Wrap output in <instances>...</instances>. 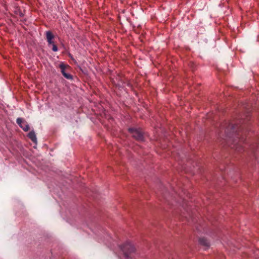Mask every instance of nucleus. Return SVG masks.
<instances>
[{
  "instance_id": "nucleus-4",
  "label": "nucleus",
  "mask_w": 259,
  "mask_h": 259,
  "mask_svg": "<svg viewBox=\"0 0 259 259\" xmlns=\"http://www.w3.org/2000/svg\"><path fill=\"white\" fill-rule=\"evenodd\" d=\"M17 123L25 132H27L29 130V125L27 122L22 118H18L16 120Z\"/></svg>"
},
{
  "instance_id": "nucleus-5",
  "label": "nucleus",
  "mask_w": 259,
  "mask_h": 259,
  "mask_svg": "<svg viewBox=\"0 0 259 259\" xmlns=\"http://www.w3.org/2000/svg\"><path fill=\"white\" fill-rule=\"evenodd\" d=\"M59 68L61 69V72L62 73L63 75L67 79H71L72 78V76L69 74L65 72V69L66 68L68 67V65L64 64V63H61L59 64Z\"/></svg>"
},
{
  "instance_id": "nucleus-1",
  "label": "nucleus",
  "mask_w": 259,
  "mask_h": 259,
  "mask_svg": "<svg viewBox=\"0 0 259 259\" xmlns=\"http://www.w3.org/2000/svg\"><path fill=\"white\" fill-rule=\"evenodd\" d=\"M46 35L47 42L48 43V46L49 47H50V46L52 47V49L54 52L58 51V48L55 45L54 42L53 40V39L54 38V36L53 34V33L50 31H47L46 32Z\"/></svg>"
},
{
  "instance_id": "nucleus-6",
  "label": "nucleus",
  "mask_w": 259,
  "mask_h": 259,
  "mask_svg": "<svg viewBox=\"0 0 259 259\" xmlns=\"http://www.w3.org/2000/svg\"><path fill=\"white\" fill-rule=\"evenodd\" d=\"M28 137H29V139H30L31 140V141L33 142L36 143L37 139H36V137L34 131H31L28 134Z\"/></svg>"
},
{
  "instance_id": "nucleus-8",
  "label": "nucleus",
  "mask_w": 259,
  "mask_h": 259,
  "mask_svg": "<svg viewBox=\"0 0 259 259\" xmlns=\"http://www.w3.org/2000/svg\"><path fill=\"white\" fill-rule=\"evenodd\" d=\"M234 128V126L232 125L231 128L233 129Z\"/></svg>"
},
{
  "instance_id": "nucleus-3",
  "label": "nucleus",
  "mask_w": 259,
  "mask_h": 259,
  "mask_svg": "<svg viewBox=\"0 0 259 259\" xmlns=\"http://www.w3.org/2000/svg\"><path fill=\"white\" fill-rule=\"evenodd\" d=\"M129 132L132 135V136L137 140H142L143 138V136L142 132L137 129L135 128H129Z\"/></svg>"
},
{
  "instance_id": "nucleus-2",
  "label": "nucleus",
  "mask_w": 259,
  "mask_h": 259,
  "mask_svg": "<svg viewBox=\"0 0 259 259\" xmlns=\"http://www.w3.org/2000/svg\"><path fill=\"white\" fill-rule=\"evenodd\" d=\"M121 249L123 251L125 256L128 257V254L135 251V247L133 244L130 242H127L122 246Z\"/></svg>"
},
{
  "instance_id": "nucleus-7",
  "label": "nucleus",
  "mask_w": 259,
  "mask_h": 259,
  "mask_svg": "<svg viewBox=\"0 0 259 259\" xmlns=\"http://www.w3.org/2000/svg\"><path fill=\"white\" fill-rule=\"evenodd\" d=\"M199 243L204 245V246H209V242L208 241V240L207 239H206L205 238H201L199 239Z\"/></svg>"
}]
</instances>
